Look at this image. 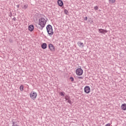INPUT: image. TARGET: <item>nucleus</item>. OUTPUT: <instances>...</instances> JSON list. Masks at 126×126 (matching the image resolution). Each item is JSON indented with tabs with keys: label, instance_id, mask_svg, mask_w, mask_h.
<instances>
[{
	"label": "nucleus",
	"instance_id": "6",
	"mask_svg": "<svg viewBox=\"0 0 126 126\" xmlns=\"http://www.w3.org/2000/svg\"><path fill=\"white\" fill-rule=\"evenodd\" d=\"M98 32L99 33H101V34H103V35H105V33H107L108 32V31L106 30H104L103 29H98Z\"/></svg>",
	"mask_w": 126,
	"mask_h": 126
},
{
	"label": "nucleus",
	"instance_id": "24",
	"mask_svg": "<svg viewBox=\"0 0 126 126\" xmlns=\"http://www.w3.org/2000/svg\"><path fill=\"white\" fill-rule=\"evenodd\" d=\"M9 41L10 42V43H12V42H13V41L11 39H9Z\"/></svg>",
	"mask_w": 126,
	"mask_h": 126
},
{
	"label": "nucleus",
	"instance_id": "2",
	"mask_svg": "<svg viewBox=\"0 0 126 126\" xmlns=\"http://www.w3.org/2000/svg\"><path fill=\"white\" fill-rule=\"evenodd\" d=\"M46 30L48 34L50 35V37H52L54 34V31L53 30V27L51 25H48L46 26Z\"/></svg>",
	"mask_w": 126,
	"mask_h": 126
},
{
	"label": "nucleus",
	"instance_id": "17",
	"mask_svg": "<svg viewBox=\"0 0 126 126\" xmlns=\"http://www.w3.org/2000/svg\"><path fill=\"white\" fill-rule=\"evenodd\" d=\"M94 10H98V9H99V7L97 6H95L94 7Z\"/></svg>",
	"mask_w": 126,
	"mask_h": 126
},
{
	"label": "nucleus",
	"instance_id": "26",
	"mask_svg": "<svg viewBox=\"0 0 126 126\" xmlns=\"http://www.w3.org/2000/svg\"><path fill=\"white\" fill-rule=\"evenodd\" d=\"M111 126V124H110V123L107 124L105 125V126Z\"/></svg>",
	"mask_w": 126,
	"mask_h": 126
},
{
	"label": "nucleus",
	"instance_id": "23",
	"mask_svg": "<svg viewBox=\"0 0 126 126\" xmlns=\"http://www.w3.org/2000/svg\"><path fill=\"white\" fill-rule=\"evenodd\" d=\"M78 78L79 79H83V77H82V76L78 77Z\"/></svg>",
	"mask_w": 126,
	"mask_h": 126
},
{
	"label": "nucleus",
	"instance_id": "10",
	"mask_svg": "<svg viewBox=\"0 0 126 126\" xmlns=\"http://www.w3.org/2000/svg\"><path fill=\"white\" fill-rule=\"evenodd\" d=\"M29 31H33L34 30V26L32 25H31L29 26Z\"/></svg>",
	"mask_w": 126,
	"mask_h": 126
},
{
	"label": "nucleus",
	"instance_id": "1",
	"mask_svg": "<svg viewBox=\"0 0 126 126\" xmlns=\"http://www.w3.org/2000/svg\"><path fill=\"white\" fill-rule=\"evenodd\" d=\"M48 19L47 18L41 17L39 19L38 25H40V27H39L40 30H43L44 27L46 26Z\"/></svg>",
	"mask_w": 126,
	"mask_h": 126
},
{
	"label": "nucleus",
	"instance_id": "3",
	"mask_svg": "<svg viewBox=\"0 0 126 126\" xmlns=\"http://www.w3.org/2000/svg\"><path fill=\"white\" fill-rule=\"evenodd\" d=\"M30 96L31 99H32V100H35V99L37 98V93L34 91H32L31 92Z\"/></svg>",
	"mask_w": 126,
	"mask_h": 126
},
{
	"label": "nucleus",
	"instance_id": "5",
	"mask_svg": "<svg viewBox=\"0 0 126 126\" xmlns=\"http://www.w3.org/2000/svg\"><path fill=\"white\" fill-rule=\"evenodd\" d=\"M91 89L90 87L89 86H86L84 88V92L85 93H86L87 94H89L90 93Z\"/></svg>",
	"mask_w": 126,
	"mask_h": 126
},
{
	"label": "nucleus",
	"instance_id": "20",
	"mask_svg": "<svg viewBox=\"0 0 126 126\" xmlns=\"http://www.w3.org/2000/svg\"><path fill=\"white\" fill-rule=\"evenodd\" d=\"M8 16H9V17H12V13L11 12H10L9 14H8Z\"/></svg>",
	"mask_w": 126,
	"mask_h": 126
},
{
	"label": "nucleus",
	"instance_id": "13",
	"mask_svg": "<svg viewBox=\"0 0 126 126\" xmlns=\"http://www.w3.org/2000/svg\"><path fill=\"white\" fill-rule=\"evenodd\" d=\"M41 48L43 50H45V49H47V43H44L41 45Z\"/></svg>",
	"mask_w": 126,
	"mask_h": 126
},
{
	"label": "nucleus",
	"instance_id": "22",
	"mask_svg": "<svg viewBox=\"0 0 126 126\" xmlns=\"http://www.w3.org/2000/svg\"><path fill=\"white\" fill-rule=\"evenodd\" d=\"M87 19H88L87 17H85V18H84V20H85V21H87Z\"/></svg>",
	"mask_w": 126,
	"mask_h": 126
},
{
	"label": "nucleus",
	"instance_id": "16",
	"mask_svg": "<svg viewBox=\"0 0 126 126\" xmlns=\"http://www.w3.org/2000/svg\"><path fill=\"white\" fill-rule=\"evenodd\" d=\"M64 13L65 14H66L67 15H68V11H67V10H66V9H64Z\"/></svg>",
	"mask_w": 126,
	"mask_h": 126
},
{
	"label": "nucleus",
	"instance_id": "9",
	"mask_svg": "<svg viewBox=\"0 0 126 126\" xmlns=\"http://www.w3.org/2000/svg\"><path fill=\"white\" fill-rule=\"evenodd\" d=\"M77 44L80 48H83V47H84V44L83 42H81V41H78L77 42Z\"/></svg>",
	"mask_w": 126,
	"mask_h": 126
},
{
	"label": "nucleus",
	"instance_id": "19",
	"mask_svg": "<svg viewBox=\"0 0 126 126\" xmlns=\"http://www.w3.org/2000/svg\"><path fill=\"white\" fill-rule=\"evenodd\" d=\"M59 94H60V95H61V96H64V93L63 92H60V93H59Z\"/></svg>",
	"mask_w": 126,
	"mask_h": 126
},
{
	"label": "nucleus",
	"instance_id": "21",
	"mask_svg": "<svg viewBox=\"0 0 126 126\" xmlns=\"http://www.w3.org/2000/svg\"><path fill=\"white\" fill-rule=\"evenodd\" d=\"M28 6V5H24V8L25 9H26V8H27Z\"/></svg>",
	"mask_w": 126,
	"mask_h": 126
},
{
	"label": "nucleus",
	"instance_id": "18",
	"mask_svg": "<svg viewBox=\"0 0 126 126\" xmlns=\"http://www.w3.org/2000/svg\"><path fill=\"white\" fill-rule=\"evenodd\" d=\"M69 79L71 80V81L73 82L74 81V78H73V77H70Z\"/></svg>",
	"mask_w": 126,
	"mask_h": 126
},
{
	"label": "nucleus",
	"instance_id": "4",
	"mask_svg": "<svg viewBox=\"0 0 126 126\" xmlns=\"http://www.w3.org/2000/svg\"><path fill=\"white\" fill-rule=\"evenodd\" d=\"M76 73L77 75H82L83 74V70L81 67L78 68L76 70Z\"/></svg>",
	"mask_w": 126,
	"mask_h": 126
},
{
	"label": "nucleus",
	"instance_id": "11",
	"mask_svg": "<svg viewBox=\"0 0 126 126\" xmlns=\"http://www.w3.org/2000/svg\"><path fill=\"white\" fill-rule=\"evenodd\" d=\"M121 108H122V110H123L124 111H126V103L123 104L121 105Z\"/></svg>",
	"mask_w": 126,
	"mask_h": 126
},
{
	"label": "nucleus",
	"instance_id": "7",
	"mask_svg": "<svg viewBox=\"0 0 126 126\" xmlns=\"http://www.w3.org/2000/svg\"><path fill=\"white\" fill-rule=\"evenodd\" d=\"M49 48L51 52H55V46H54V45H53V44L50 43L49 44Z\"/></svg>",
	"mask_w": 126,
	"mask_h": 126
},
{
	"label": "nucleus",
	"instance_id": "12",
	"mask_svg": "<svg viewBox=\"0 0 126 126\" xmlns=\"http://www.w3.org/2000/svg\"><path fill=\"white\" fill-rule=\"evenodd\" d=\"M58 3L59 6H63V2L61 0H59L58 1Z\"/></svg>",
	"mask_w": 126,
	"mask_h": 126
},
{
	"label": "nucleus",
	"instance_id": "14",
	"mask_svg": "<svg viewBox=\"0 0 126 126\" xmlns=\"http://www.w3.org/2000/svg\"><path fill=\"white\" fill-rule=\"evenodd\" d=\"M110 3H115L116 2V0H109Z\"/></svg>",
	"mask_w": 126,
	"mask_h": 126
},
{
	"label": "nucleus",
	"instance_id": "15",
	"mask_svg": "<svg viewBox=\"0 0 126 126\" xmlns=\"http://www.w3.org/2000/svg\"><path fill=\"white\" fill-rule=\"evenodd\" d=\"M24 89V86L23 85H21L20 86V91H23V89Z\"/></svg>",
	"mask_w": 126,
	"mask_h": 126
},
{
	"label": "nucleus",
	"instance_id": "25",
	"mask_svg": "<svg viewBox=\"0 0 126 126\" xmlns=\"http://www.w3.org/2000/svg\"><path fill=\"white\" fill-rule=\"evenodd\" d=\"M12 19L14 21H16V18L15 17H14Z\"/></svg>",
	"mask_w": 126,
	"mask_h": 126
},
{
	"label": "nucleus",
	"instance_id": "8",
	"mask_svg": "<svg viewBox=\"0 0 126 126\" xmlns=\"http://www.w3.org/2000/svg\"><path fill=\"white\" fill-rule=\"evenodd\" d=\"M64 99L66 101H67V103H69L70 104H71V100H70V97L68 95H65Z\"/></svg>",
	"mask_w": 126,
	"mask_h": 126
},
{
	"label": "nucleus",
	"instance_id": "27",
	"mask_svg": "<svg viewBox=\"0 0 126 126\" xmlns=\"http://www.w3.org/2000/svg\"><path fill=\"white\" fill-rule=\"evenodd\" d=\"M19 6H20V5L19 4H18V5H16V7L17 8H19Z\"/></svg>",
	"mask_w": 126,
	"mask_h": 126
}]
</instances>
